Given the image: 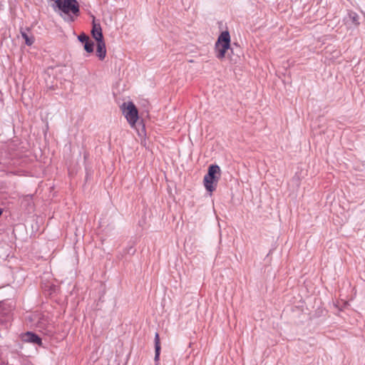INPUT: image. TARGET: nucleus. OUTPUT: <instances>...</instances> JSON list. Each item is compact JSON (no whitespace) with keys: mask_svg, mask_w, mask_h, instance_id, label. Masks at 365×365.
<instances>
[{"mask_svg":"<svg viewBox=\"0 0 365 365\" xmlns=\"http://www.w3.org/2000/svg\"><path fill=\"white\" fill-rule=\"evenodd\" d=\"M220 178V168L217 165H210L203 180L205 189L210 192L215 190Z\"/></svg>","mask_w":365,"mask_h":365,"instance_id":"obj_1","label":"nucleus"},{"mask_svg":"<svg viewBox=\"0 0 365 365\" xmlns=\"http://www.w3.org/2000/svg\"><path fill=\"white\" fill-rule=\"evenodd\" d=\"M230 48V36L227 31H223L219 36L215 43V49L217 51L216 56L219 59L225 57L226 51Z\"/></svg>","mask_w":365,"mask_h":365,"instance_id":"obj_2","label":"nucleus"},{"mask_svg":"<svg viewBox=\"0 0 365 365\" xmlns=\"http://www.w3.org/2000/svg\"><path fill=\"white\" fill-rule=\"evenodd\" d=\"M121 108L128 123L133 128L138 119V111L135 106L132 102L123 103Z\"/></svg>","mask_w":365,"mask_h":365,"instance_id":"obj_3","label":"nucleus"},{"mask_svg":"<svg viewBox=\"0 0 365 365\" xmlns=\"http://www.w3.org/2000/svg\"><path fill=\"white\" fill-rule=\"evenodd\" d=\"M23 341L41 346L42 344L41 339L35 333L27 331L22 336Z\"/></svg>","mask_w":365,"mask_h":365,"instance_id":"obj_4","label":"nucleus"},{"mask_svg":"<svg viewBox=\"0 0 365 365\" xmlns=\"http://www.w3.org/2000/svg\"><path fill=\"white\" fill-rule=\"evenodd\" d=\"M91 34L92 36L96 39V41H103V36L101 24L99 23H96L94 20L93 21Z\"/></svg>","mask_w":365,"mask_h":365,"instance_id":"obj_5","label":"nucleus"},{"mask_svg":"<svg viewBox=\"0 0 365 365\" xmlns=\"http://www.w3.org/2000/svg\"><path fill=\"white\" fill-rule=\"evenodd\" d=\"M96 55L100 60H103L106 55V43L104 41H97Z\"/></svg>","mask_w":365,"mask_h":365,"instance_id":"obj_6","label":"nucleus"},{"mask_svg":"<svg viewBox=\"0 0 365 365\" xmlns=\"http://www.w3.org/2000/svg\"><path fill=\"white\" fill-rule=\"evenodd\" d=\"M93 47L94 43L90 39L84 43V49L88 53H92L93 51Z\"/></svg>","mask_w":365,"mask_h":365,"instance_id":"obj_7","label":"nucleus"},{"mask_svg":"<svg viewBox=\"0 0 365 365\" xmlns=\"http://www.w3.org/2000/svg\"><path fill=\"white\" fill-rule=\"evenodd\" d=\"M21 36L25 40V43L28 46H31L34 43V38L31 37H29L26 32L21 31Z\"/></svg>","mask_w":365,"mask_h":365,"instance_id":"obj_8","label":"nucleus"},{"mask_svg":"<svg viewBox=\"0 0 365 365\" xmlns=\"http://www.w3.org/2000/svg\"><path fill=\"white\" fill-rule=\"evenodd\" d=\"M349 17L351 19V21L354 25H358L359 24V16L356 13H354V12L350 13Z\"/></svg>","mask_w":365,"mask_h":365,"instance_id":"obj_9","label":"nucleus"},{"mask_svg":"<svg viewBox=\"0 0 365 365\" xmlns=\"http://www.w3.org/2000/svg\"><path fill=\"white\" fill-rule=\"evenodd\" d=\"M160 346H158L157 345V347L155 348V357L154 361L155 363L158 362L160 359Z\"/></svg>","mask_w":365,"mask_h":365,"instance_id":"obj_10","label":"nucleus"},{"mask_svg":"<svg viewBox=\"0 0 365 365\" xmlns=\"http://www.w3.org/2000/svg\"><path fill=\"white\" fill-rule=\"evenodd\" d=\"M78 39L81 43H85L87 41L89 40V37L86 34H80L78 36Z\"/></svg>","mask_w":365,"mask_h":365,"instance_id":"obj_11","label":"nucleus"},{"mask_svg":"<svg viewBox=\"0 0 365 365\" xmlns=\"http://www.w3.org/2000/svg\"><path fill=\"white\" fill-rule=\"evenodd\" d=\"M157 345L160 346L159 334L158 333H156L155 336V348L157 347Z\"/></svg>","mask_w":365,"mask_h":365,"instance_id":"obj_12","label":"nucleus"},{"mask_svg":"<svg viewBox=\"0 0 365 365\" xmlns=\"http://www.w3.org/2000/svg\"><path fill=\"white\" fill-rule=\"evenodd\" d=\"M2 212H3V210H2V209L0 208V216L1 215Z\"/></svg>","mask_w":365,"mask_h":365,"instance_id":"obj_13","label":"nucleus"},{"mask_svg":"<svg viewBox=\"0 0 365 365\" xmlns=\"http://www.w3.org/2000/svg\"><path fill=\"white\" fill-rule=\"evenodd\" d=\"M1 310V303H0V311Z\"/></svg>","mask_w":365,"mask_h":365,"instance_id":"obj_14","label":"nucleus"}]
</instances>
